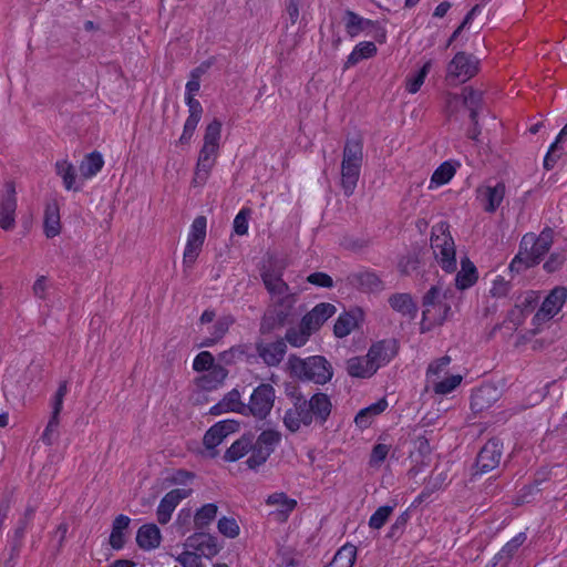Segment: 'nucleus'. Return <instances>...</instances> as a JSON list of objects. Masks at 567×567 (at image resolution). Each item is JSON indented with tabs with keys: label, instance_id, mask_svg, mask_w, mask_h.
<instances>
[{
	"label": "nucleus",
	"instance_id": "393cba45",
	"mask_svg": "<svg viewBox=\"0 0 567 567\" xmlns=\"http://www.w3.org/2000/svg\"><path fill=\"white\" fill-rule=\"evenodd\" d=\"M136 543L144 550L155 549L161 544V532L155 524H146L138 528Z\"/></svg>",
	"mask_w": 567,
	"mask_h": 567
},
{
	"label": "nucleus",
	"instance_id": "20e7f679",
	"mask_svg": "<svg viewBox=\"0 0 567 567\" xmlns=\"http://www.w3.org/2000/svg\"><path fill=\"white\" fill-rule=\"evenodd\" d=\"M291 372L300 379L312 381L316 384H326L333 375L330 362L321 355L301 359L291 354L288 359Z\"/></svg>",
	"mask_w": 567,
	"mask_h": 567
},
{
	"label": "nucleus",
	"instance_id": "f3484780",
	"mask_svg": "<svg viewBox=\"0 0 567 567\" xmlns=\"http://www.w3.org/2000/svg\"><path fill=\"white\" fill-rule=\"evenodd\" d=\"M256 351L268 367H277L284 360L287 352V344L284 339H278L274 342H259L256 344Z\"/></svg>",
	"mask_w": 567,
	"mask_h": 567
},
{
	"label": "nucleus",
	"instance_id": "473e14b6",
	"mask_svg": "<svg viewBox=\"0 0 567 567\" xmlns=\"http://www.w3.org/2000/svg\"><path fill=\"white\" fill-rule=\"evenodd\" d=\"M252 447V435H243L224 454L226 462H236L247 455Z\"/></svg>",
	"mask_w": 567,
	"mask_h": 567
},
{
	"label": "nucleus",
	"instance_id": "69168bd1",
	"mask_svg": "<svg viewBox=\"0 0 567 567\" xmlns=\"http://www.w3.org/2000/svg\"><path fill=\"white\" fill-rule=\"evenodd\" d=\"M451 362V358L449 355H444L433 363H431L427 368V378L429 380L434 379L433 377H437L440 372H442Z\"/></svg>",
	"mask_w": 567,
	"mask_h": 567
},
{
	"label": "nucleus",
	"instance_id": "8fccbe9b",
	"mask_svg": "<svg viewBox=\"0 0 567 567\" xmlns=\"http://www.w3.org/2000/svg\"><path fill=\"white\" fill-rule=\"evenodd\" d=\"M430 69H431V61H427L415 74L408 78L406 91L409 93L414 94L421 89L427 73L430 72Z\"/></svg>",
	"mask_w": 567,
	"mask_h": 567
},
{
	"label": "nucleus",
	"instance_id": "052dcab7",
	"mask_svg": "<svg viewBox=\"0 0 567 567\" xmlns=\"http://www.w3.org/2000/svg\"><path fill=\"white\" fill-rule=\"evenodd\" d=\"M511 288L512 286L509 281L505 280L502 276H497L493 281L489 293L494 298H503L508 295Z\"/></svg>",
	"mask_w": 567,
	"mask_h": 567
},
{
	"label": "nucleus",
	"instance_id": "a18cd8bd",
	"mask_svg": "<svg viewBox=\"0 0 567 567\" xmlns=\"http://www.w3.org/2000/svg\"><path fill=\"white\" fill-rule=\"evenodd\" d=\"M221 429V425L215 424L204 435L203 443L204 446L209 451L210 457H215L217 455L215 447L219 445L225 439V434H223Z\"/></svg>",
	"mask_w": 567,
	"mask_h": 567
},
{
	"label": "nucleus",
	"instance_id": "e2e57ef3",
	"mask_svg": "<svg viewBox=\"0 0 567 567\" xmlns=\"http://www.w3.org/2000/svg\"><path fill=\"white\" fill-rule=\"evenodd\" d=\"M307 281L311 285L322 288H332L333 279L326 272H313L307 277Z\"/></svg>",
	"mask_w": 567,
	"mask_h": 567
},
{
	"label": "nucleus",
	"instance_id": "e433bc0d",
	"mask_svg": "<svg viewBox=\"0 0 567 567\" xmlns=\"http://www.w3.org/2000/svg\"><path fill=\"white\" fill-rule=\"evenodd\" d=\"M377 53V47L373 42L364 41L360 42L354 47L352 52L348 55L344 68H351L358 64L360 61L364 59L372 58Z\"/></svg>",
	"mask_w": 567,
	"mask_h": 567
},
{
	"label": "nucleus",
	"instance_id": "f03ea898",
	"mask_svg": "<svg viewBox=\"0 0 567 567\" xmlns=\"http://www.w3.org/2000/svg\"><path fill=\"white\" fill-rule=\"evenodd\" d=\"M453 290L441 282L432 286L423 296L421 331H427L434 326L442 324L451 313V305L447 301Z\"/></svg>",
	"mask_w": 567,
	"mask_h": 567
},
{
	"label": "nucleus",
	"instance_id": "39448f33",
	"mask_svg": "<svg viewBox=\"0 0 567 567\" xmlns=\"http://www.w3.org/2000/svg\"><path fill=\"white\" fill-rule=\"evenodd\" d=\"M431 248L437 264L446 272L456 269L455 245L446 223H439L432 228Z\"/></svg>",
	"mask_w": 567,
	"mask_h": 567
},
{
	"label": "nucleus",
	"instance_id": "de8ad7c7",
	"mask_svg": "<svg viewBox=\"0 0 567 567\" xmlns=\"http://www.w3.org/2000/svg\"><path fill=\"white\" fill-rule=\"evenodd\" d=\"M357 327V319L353 315L344 312L337 319L333 332L338 338H344Z\"/></svg>",
	"mask_w": 567,
	"mask_h": 567
},
{
	"label": "nucleus",
	"instance_id": "6e6552de",
	"mask_svg": "<svg viewBox=\"0 0 567 567\" xmlns=\"http://www.w3.org/2000/svg\"><path fill=\"white\" fill-rule=\"evenodd\" d=\"M276 391L269 383H260L254 389L247 403V416L252 415L258 420L266 419L274 408Z\"/></svg>",
	"mask_w": 567,
	"mask_h": 567
},
{
	"label": "nucleus",
	"instance_id": "13d9d810",
	"mask_svg": "<svg viewBox=\"0 0 567 567\" xmlns=\"http://www.w3.org/2000/svg\"><path fill=\"white\" fill-rule=\"evenodd\" d=\"M215 365L214 357L208 351L199 352L193 362V369L197 372L207 371Z\"/></svg>",
	"mask_w": 567,
	"mask_h": 567
},
{
	"label": "nucleus",
	"instance_id": "c756f323",
	"mask_svg": "<svg viewBox=\"0 0 567 567\" xmlns=\"http://www.w3.org/2000/svg\"><path fill=\"white\" fill-rule=\"evenodd\" d=\"M505 185L497 183L495 186H486L481 194L486 202L484 209L487 213H494L502 204L505 196Z\"/></svg>",
	"mask_w": 567,
	"mask_h": 567
},
{
	"label": "nucleus",
	"instance_id": "9d476101",
	"mask_svg": "<svg viewBox=\"0 0 567 567\" xmlns=\"http://www.w3.org/2000/svg\"><path fill=\"white\" fill-rule=\"evenodd\" d=\"M260 277L266 290L270 295V300L295 295L282 279V268L264 267L260 271Z\"/></svg>",
	"mask_w": 567,
	"mask_h": 567
},
{
	"label": "nucleus",
	"instance_id": "7c9ffc66",
	"mask_svg": "<svg viewBox=\"0 0 567 567\" xmlns=\"http://www.w3.org/2000/svg\"><path fill=\"white\" fill-rule=\"evenodd\" d=\"M461 267L455 277V286L460 290H465L477 281V269L467 258L462 259Z\"/></svg>",
	"mask_w": 567,
	"mask_h": 567
},
{
	"label": "nucleus",
	"instance_id": "4c0bfd02",
	"mask_svg": "<svg viewBox=\"0 0 567 567\" xmlns=\"http://www.w3.org/2000/svg\"><path fill=\"white\" fill-rule=\"evenodd\" d=\"M55 173L62 178L63 185L68 190H80L75 185L76 172L75 167L66 159H61L55 163Z\"/></svg>",
	"mask_w": 567,
	"mask_h": 567
},
{
	"label": "nucleus",
	"instance_id": "1a4fd4ad",
	"mask_svg": "<svg viewBox=\"0 0 567 567\" xmlns=\"http://www.w3.org/2000/svg\"><path fill=\"white\" fill-rule=\"evenodd\" d=\"M480 61L465 52H458L447 64V80H458L464 83L475 76L478 72Z\"/></svg>",
	"mask_w": 567,
	"mask_h": 567
},
{
	"label": "nucleus",
	"instance_id": "4468645a",
	"mask_svg": "<svg viewBox=\"0 0 567 567\" xmlns=\"http://www.w3.org/2000/svg\"><path fill=\"white\" fill-rule=\"evenodd\" d=\"M567 299V288L565 287H556L554 288L549 295L545 298L542 303V307L534 316V321L543 322L551 319L556 316L561 307L564 306Z\"/></svg>",
	"mask_w": 567,
	"mask_h": 567
},
{
	"label": "nucleus",
	"instance_id": "2eb2a0df",
	"mask_svg": "<svg viewBox=\"0 0 567 567\" xmlns=\"http://www.w3.org/2000/svg\"><path fill=\"white\" fill-rule=\"evenodd\" d=\"M184 546L187 550L197 553L200 557L212 558L219 553V546L215 536L197 532L186 538Z\"/></svg>",
	"mask_w": 567,
	"mask_h": 567
},
{
	"label": "nucleus",
	"instance_id": "f257e3e1",
	"mask_svg": "<svg viewBox=\"0 0 567 567\" xmlns=\"http://www.w3.org/2000/svg\"><path fill=\"white\" fill-rule=\"evenodd\" d=\"M286 395L291 402L282 417L285 426L292 433L298 432L302 426H310L312 423L323 425L329 419L332 410L330 398L321 392L315 393L307 399L298 386L288 385Z\"/></svg>",
	"mask_w": 567,
	"mask_h": 567
},
{
	"label": "nucleus",
	"instance_id": "0eeeda50",
	"mask_svg": "<svg viewBox=\"0 0 567 567\" xmlns=\"http://www.w3.org/2000/svg\"><path fill=\"white\" fill-rule=\"evenodd\" d=\"M207 219L205 216H197L192 225L187 236V243L183 255L184 270L193 268L196 259L202 251L206 238Z\"/></svg>",
	"mask_w": 567,
	"mask_h": 567
},
{
	"label": "nucleus",
	"instance_id": "9b49d317",
	"mask_svg": "<svg viewBox=\"0 0 567 567\" xmlns=\"http://www.w3.org/2000/svg\"><path fill=\"white\" fill-rule=\"evenodd\" d=\"M66 393H68L66 382H62L59 385V388L52 399V414H51L48 425L41 436L43 443L47 445H52L56 437L58 427H59V423H60L59 416L62 411L63 400H64V396L66 395Z\"/></svg>",
	"mask_w": 567,
	"mask_h": 567
},
{
	"label": "nucleus",
	"instance_id": "79ce46f5",
	"mask_svg": "<svg viewBox=\"0 0 567 567\" xmlns=\"http://www.w3.org/2000/svg\"><path fill=\"white\" fill-rule=\"evenodd\" d=\"M357 557V547L350 544L342 546L326 567H352Z\"/></svg>",
	"mask_w": 567,
	"mask_h": 567
},
{
	"label": "nucleus",
	"instance_id": "4d7b16f0",
	"mask_svg": "<svg viewBox=\"0 0 567 567\" xmlns=\"http://www.w3.org/2000/svg\"><path fill=\"white\" fill-rule=\"evenodd\" d=\"M280 440L281 435L279 432L266 430L262 431L255 441L265 447H269V451L274 452L275 446L280 442Z\"/></svg>",
	"mask_w": 567,
	"mask_h": 567
},
{
	"label": "nucleus",
	"instance_id": "ea45409f",
	"mask_svg": "<svg viewBox=\"0 0 567 567\" xmlns=\"http://www.w3.org/2000/svg\"><path fill=\"white\" fill-rule=\"evenodd\" d=\"M267 504L278 506L277 516L279 519H286L297 506V502L289 498L285 493H275L269 495Z\"/></svg>",
	"mask_w": 567,
	"mask_h": 567
},
{
	"label": "nucleus",
	"instance_id": "6e6d98bb",
	"mask_svg": "<svg viewBox=\"0 0 567 567\" xmlns=\"http://www.w3.org/2000/svg\"><path fill=\"white\" fill-rule=\"evenodd\" d=\"M393 512V507L385 505L379 507L370 517L369 526L373 529H380Z\"/></svg>",
	"mask_w": 567,
	"mask_h": 567
},
{
	"label": "nucleus",
	"instance_id": "680f3d73",
	"mask_svg": "<svg viewBox=\"0 0 567 567\" xmlns=\"http://www.w3.org/2000/svg\"><path fill=\"white\" fill-rule=\"evenodd\" d=\"M250 216V209L243 208L234 219V231L239 235H246L248 231V219Z\"/></svg>",
	"mask_w": 567,
	"mask_h": 567
},
{
	"label": "nucleus",
	"instance_id": "cd10ccee",
	"mask_svg": "<svg viewBox=\"0 0 567 567\" xmlns=\"http://www.w3.org/2000/svg\"><path fill=\"white\" fill-rule=\"evenodd\" d=\"M43 227L48 238H53L61 231L60 210L55 202L45 206Z\"/></svg>",
	"mask_w": 567,
	"mask_h": 567
},
{
	"label": "nucleus",
	"instance_id": "0e129e2a",
	"mask_svg": "<svg viewBox=\"0 0 567 567\" xmlns=\"http://www.w3.org/2000/svg\"><path fill=\"white\" fill-rule=\"evenodd\" d=\"M408 519H409L408 512L402 513L395 519V522L392 524V526L390 527L388 537H390V538H399L402 535V533H403V530H404V528L406 526Z\"/></svg>",
	"mask_w": 567,
	"mask_h": 567
},
{
	"label": "nucleus",
	"instance_id": "72a5a7b5",
	"mask_svg": "<svg viewBox=\"0 0 567 567\" xmlns=\"http://www.w3.org/2000/svg\"><path fill=\"white\" fill-rule=\"evenodd\" d=\"M104 165V159L101 153L94 151L87 154L80 164V174L84 179H90L95 176Z\"/></svg>",
	"mask_w": 567,
	"mask_h": 567
},
{
	"label": "nucleus",
	"instance_id": "09e8293b",
	"mask_svg": "<svg viewBox=\"0 0 567 567\" xmlns=\"http://www.w3.org/2000/svg\"><path fill=\"white\" fill-rule=\"evenodd\" d=\"M220 136L221 122L218 118H214L205 128L203 144L219 148Z\"/></svg>",
	"mask_w": 567,
	"mask_h": 567
},
{
	"label": "nucleus",
	"instance_id": "a19ab883",
	"mask_svg": "<svg viewBox=\"0 0 567 567\" xmlns=\"http://www.w3.org/2000/svg\"><path fill=\"white\" fill-rule=\"evenodd\" d=\"M370 27H374V21L364 19L353 11H346V29L349 35L355 37Z\"/></svg>",
	"mask_w": 567,
	"mask_h": 567
},
{
	"label": "nucleus",
	"instance_id": "c03bdc74",
	"mask_svg": "<svg viewBox=\"0 0 567 567\" xmlns=\"http://www.w3.org/2000/svg\"><path fill=\"white\" fill-rule=\"evenodd\" d=\"M249 453L250 455L247 458L246 464L250 470H256L268 460L272 452L269 451V447L260 445L252 439V447Z\"/></svg>",
	"mask_w": 567,
	"mask_h": 567
},
{
	"label": "nucleus",
	"instance_id": "c85d7f7f",
	"mask_svg": "<svg viewBox=\"0 0 567 567\" xmlns=\"http://www.w3.org/2000/svg\"><path fill=\"white\" fill-rule=\"evenodd\" d=\"M390 306L402 316L414 319L417 313V306L409 293H395L389 298Z\"/></svg>",
	"mask_w": 567,
	"mask_h": 567
},
{
	"label": "nucleus",
	"instance_id": "5701e85b",
	"mask_svg": "<svg viewBox=\"0 0 567 567\" xmlns=\"http://www.w3.org/2000/svg\"><path fill=\"white\" fill-rule=\"evenodd\" d=\"M189 115L186 118V122L184 124L183 133L178 140V144L181 145H188L195 130L202 118L203 115V106L200 102H193L189 101V105H187Z\"/></svg>",
	"mask_w": 567,
	"mask_h": 567
},
{
	"label": "nucleus",
	"instance_id": "864d4df0",
	"mask_svg": "<svg viewBox=\"0 0 567 567\" xmlns=\"http://www.w3.org/2000/svg\"><path fill=\"white\" fill-rule=\"evenodd\" d=\"M434 384V392L437 394H447L452 392L456 386L462 382V377L460 374L451 375L442 381H436L435 379L431 380Z\"/></svg>",
	"mask_w": 567,
	"mask_h": 567
},
{
	"label": "nucleus",
	"instance_id": "774afa93",
	"mask_svg": "<svg viewBox=\"0 0 567 567\" xmlns=\"http://www.w3.org/2000/svg\"><path fill=\"white\" fill-rule=\"evenodd\" d=\"M543 481H545V478H536L533 484L524 486L519 491L517 504L528 502V496L533 495L536 492H539L538 486Z\"/></svg>",
	"mask_w": 567,
	"mask_h": 567
},
{
	"label": "nucleus",
	"instance_id": "aec40b11",
	"mask_svg": "<svg viewBox=\"0 0 567 567\" xmlns=\"http://www.w3.org/2000/svg\"><path fill=\"white\" fill-rule=\"evenodd\" d=\"M526 539L527 536L525 533H518L502 547L486 567H506Z\"/></svg>",
	"mask_w": 567,
	"mask_h": 567
},
{
	"label": "nucleus",
	"instance_id": "58836bf2",
	"mask_svg": "<svg viewBox=\"0 0 567 567\" xmlns=\"http://www.w3.org/2000/svg\"><path fill=\"white\" fill-rule=\"evenodd\" d=\"M462 96L464 106L470 111L471 121H475L481 110L483 93L471 86H466L462 91Z\"/></svg>",
	"mask_w": 567,
	"mask_h": 567
},
{
	"label": "nucleus",
	"instance_id": "bb28decb",
	"mask_svg": "<svg viewBox=\"0 0 567 567\" xmlns=\"http://www.w3.org/2000/svg\"><path fill=\"white\" fill-rule=\"evenodd\" d=\"M347 372L349 375L353 378H370L377 371L374 367L370 363L368 355L353 357L347 361Z\"/></svg>",
	"mask_w": 567,
	"mask_h": 567
},
{
	"label": "nucleus",
	"instance_id": "49530a36",
	"mask_svg": "<svg viewBox=\"0 0 567 567\" xmlns=\"http://www.w3.org/2000/svg\"><path fill=\"white\" fill-rule=\"evenodd\" d=\"M215 161L198 158L194 172L192 184L203 186L209 178L210 172L215 166Z\"/></svg>",
	"mask_w": 567,
	"mask_h": 567
},
{
	"label": "nucleus",
	"instance_id": "4be33fe9",
	"mask_svg": "<svg viewBox=\"0 0 567 567\" xmlns=\"http://www.w3.org/2000/svg\"><path fill=\"white\" fill-rule=\"evenodd\" d=\"M348 282L364 292H375L383 289L381 279L370 271H358L348 276Z\"/></svg>",
	"mask_w": 567,
	"mask_h": 567
},
{
	"label": "nucleus",
	"instance_id": "dca6fc26",
	"mask_svg": "<svg viewBox=\"0 0 567 567\" xmlns=\"http://www.w3.org/2000/svg\"><path fill=\"white\" fill-rule=\"evenodd\" d=\"M192 493L189 488H175L168 492L159 502L157 507V520L164 525L171 520L172 514L177 505Z\"/></svg>",
	"mask_w": 567,
	"mask_h": 567
},
{
	"label": "nucleus",
	"instance_id": "5fc2aeb1",
	"mask_svg": "<svg viewBox=\"0 0 567 567\" xmlns=\"http://www.w3.org/2000/svg\"><path fill=\"white\" fill-rule=\"evenodd\" d=\"M218 532L228 538H235L239 535L240 528L238 523L233 517H221L217 523Z\"/></svg>",
	"mask_w": 567,
	"mask_h": 567
},
{
	"label": "nucleus",
	"instance_id": "b1692460",
	"mask_svg": "<svg viewBox=\"0 0 567 567\" xmlns=\"http://www.w3.org/2000/svg\"><path fill=\"white\" fill-rule=\"evenodd\" d=\"M228 411L236 412L247 416V404L241 402L240 393L236 389L229 391L219 403L212 408L213 414Z\"/></svg>",
	"mask_w": 567,
	"mask_h": 567
},
{
	"label": "nucleus",
	"instance_id": "bf43d9fd",
	"mask_svg": "<svg viewBox=\"0 0 567 567\" xmlns=\"http://www.w3.org/2000/svg\"><path fill=\"white\" fill-rule=\"evenodd\" d=\"M176 561L182 565V567H206L202 560L200 556L197 553L192 550H185L176 557Z\"/></svg>",
	"mask_w": 567,
	"mask_h": 567
},
{
	"label": "nucleus",
	"instance_id": "7ed1b4c3",
	"mask_svg": "<svg viewBox=\"0 0 567 567\" xmlns=\"http://www.w3.org/2000/svg\"><path fill=\"white\" fill-rule=\"evenodd\" d=\"M363 145L360 138L346 141L340 173V186L346 197L353 195L361 174Z\"/></svg>",
	"mask_w": 567,
	"mask_h": 567
},
{
	"label": "nucleus",
	"instance_id": "f8f14e48",
	"mask_svg": "<svg viewBox=\"0 0 567 567\" xmlns=\"http://www.w3.org/2000/svg\"><path fill=\"white\" fill-rule=\"evenodd\" d=\"M503 455V444L498 439L488 440L476 457V467L480 473H487L499 465Z\"/></svg>",
	"mask_w": 567,
	"mask_h": 567
},
{
	"label": "nucleus",
	"instance_id": "c9c22d12",
	"mask_svg": "<svg viewBox=\"0 0 567 567\" xmlns=\"http://www.w3.org/2000/svg\"><path fill=\"white\" fill-rule=\"evenodd\" d=\"M235 322V318L230 315L218 318L213 327L212 336L204 339L200 343L202 347H212L217 343L229 330L230 326Z\"/></svg>",
	"mask_w": 567,
	"mask_h": 567
},
{
	"label": "nucleus",
	"instance_id": "a211bd4d",
	"mask_svg": "<svg viewBox=\"0 0 567 567\" xmlns=\"http://www.w3.org/2000/svg\"><path fill=\"white\" fill-rule=\"evenodd\" d=\"M396 354L395 341L382 340L371 346L367 355L370 363L378 371L381 367L388 364Z\"/></svg>",
	"mask_w": 567,
	"mask_h": 567
},
{
	"label": "nucleus",
	"instance_id": "f704fd0d",
	"mask_svg": "<svg viewBox=\"0 0 567 567\" xmlns=\"http://www.w3.org/2000/svg\"><path fill=\"white\" fill-rule=\"evenodd\" d=\"M388 408L385 399H381L378 402L360 410L354 417V422L359 427H368L372 419L382 413Z\"/></svg>",
	"mask_w": 567,
	"mask_h": 567
},
{
	"label": "nucleus",
	"instance_id": "412c9836",
	"mask_svg": "<svg viewBox=\"0 0 567 567\" xmlns=\"http://www.w3.org/2000/svg\"><path fill=\"white\" fill-rule=\"evenodd\" d=\"M553 234L550 228H546L539 234L532 246L529 256L526 258V268L537 265L545 254L549 251L553 244Z\"/></svg>",
	"mask_w": 567,
	"mask_h": 567
},
{
	"label": "nucleus",
	"instance_id": "37998d69",
	"mask_svg": "<svg viewBox=\"0 0 567 567\" xmlns=\"http://www.w3.org/2000/svg\"><path fill=\"white\" fill-rule=\"evenodd\" d=\"M218 512L217 505L209 503L198 508L194 515V525L197 530H203L215 518Z\"/></svg>",
	"mask_w": 567,
	"mask_h": 567
},
{
	"label": "nucleus",
	"instance_id": "423d86ee",
	"mask_svg": "<svg viewBox=\"0 0 567 567\" xmlns=\"http://www.w3.org/2000/svg\"><path fill=\"white\" fill-rule=\"evenodd\" d=\"M297 296L270 300L260 322V332L269 333L289 323L295 316Z\"/></svg>",
	"mask_w": 567,
	"mask_h": 567
},
{
	"label": "nucleus",
	"instance_id": "a878e982",
	"mask_svg": "<svg viewBox=\"0 0 567 567\" xmlns=\"http://www.w3.org/2000/svg\"><path fill=\"white\" fill-rule=\"evenodd\" d=\"M228 371L220 364H215L197 379V385L206 391L217 389L226 379Z\"/></svg>",
	"mask_w": 567,
	"mask_h": 567
},
{
	"label": "nucleus",
	"instance_id": "ddd939ff",
	"mask_svg": "<svg viewBox=\"0 0 567 567\" xmlns=\"http://www.w3.org/2000/svg\"><path fill=\"white\" fill-rule=\"evenodd\" d=\"M17 197L16 186L12 182L6 183V192L0 195V227L11 230L16 226Z\"/></svg>",
	"mask_w": 567,
	"mask_h": 567
},
{
	"label": "nucleus",
	"instance_id": "3c124183",
	"mask_svg": "<svg viewBox=\"0 0 567 567\" xmlns=\"http://www.w3.org/2000/svg\"><path fill=\"white\" fill-rule=\"evenodd\" d=\"M454 174V166L449 162H444L434 171L431 177V184H434L435 186L444 185L451 181Z\"/></svg>",
	"mask_w": 567,
	"mask_h": 567
},
{
	"label": "nucleus",
	"instance_id": "2f4dec72",
	"mask_svg": "<svg viewBox=\"0 0 567 567\" xmlns=\"http://www.w3.org/2000/svg\"><path fill=\"white\" fill-rule=\"evenodd\" d=\"M131 518L126 515H118L113 520L112 532L110 535V545L112 548L118 550L122 549L125 544L124 530L130 526Z\"/></svg>",
	"mask_w": 567,
	"mask_h": 567
},
{
	"label": "nucleus",
	"instance_id": "6ab92c4d",
	"mask_svg": "<svg viewBox=\"0 0 567 567\" xmlns=\"http://www.w3.org/2000/svg\"><path fill=\"white\" fill-rule=\"evenodd\" d=\"M334 313L336 307L332 303H318L311 311L302 317L301 326L315 332Z\"/></svg>",
	"mask_w": 567,
	"mask_h": 567
},
{
	"label": "nucleus",
	"instance_id": "338daca9",
	"mask_svg": "<svg viewBox=\"0 0 567 567\" xmlns=\"http://www.w3.org/2000/svg\"><path fill=\"white\" fill-rule=\"evenodd\" d=\"M389 453V446L385 444H377L371 453L370 465L375 466L380 465Z\"/></svg>",
	"mask_w": 567,
	"mask_h": 567
},
{
	"label": "nucleus",
	"instance_id": "603ef678",
	"mask_svg": "<svg viewBox=\"0 0 567 567\" xmlns=\"http://www.w3.org/2000/svg\"><path fill=\"white\" fill-rule=\"evenodd\" d=\"M312 331L303 328L301 324L299 329L290 328L287 330L285 339L292 347H302L307 343Z\"/></svg>",
	"mask_w": 567,
	"mask_h": 567
}]
</instances>
